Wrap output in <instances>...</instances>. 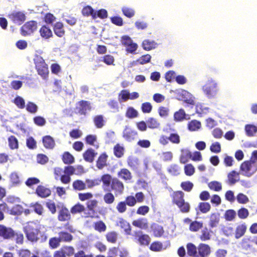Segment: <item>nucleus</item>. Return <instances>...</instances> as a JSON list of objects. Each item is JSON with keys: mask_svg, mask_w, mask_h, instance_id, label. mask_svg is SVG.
I'll list each match as a JSON object with an SVG mask.
<instances>
[{"mask_svg": "<svg viewBox=\"0 0 257 257\" xmlns=\"http://www.w3.org/2000/svg\"><path fill=\"white\" fill-rule=\"evenodd\" d=\"M201 89L207 98H214L219 91L218 83L214 78L209 77L202 86Z\"/></svg>", "mask_w": 257, "mask_h": 257, "instance_id": "1", "label": "nucleus"}, {"mask_svg": "<svg viewBox=\"0 0 257 257\" xmlns=\"http://www.w3.org/2000/svg\"><path fill=\"white\" fill-rule=\"evenodd\" d=\"M41 225L33 222L29 223L24 227V231L28 239L36 241L39 238V233Z\"/></svg>", "mask_w": 257, "mask_h": 257, "instance_id": "2", "label": "nucleus"}, {"mask_svg": "<svg viewBox=\"0 0 257 257\" xmlns=\"http://www.w3.org/2000/svg\"><path fill=\"white\" fill-rule=\"evenodd\" d=\"M257 171V162L253 159L242 163L240 167V174L245 177H250Z\"/></svg>", "mask_w": 257, "mask_h": 257, "instance_id": "3", "label": "nucleus"}, {"mask_svg": "<svg viewBox=\"0 0 257 257\" xmlns=\"http://www.w3.org/2000/svg\"><path fill=\"white\" fill-rule=\"evenodd\" d=\"M37 28V24L35 21H30L26 23L21 28V34L26 36L32 34Z\"/></svg>", "mask_w": 257, "mask_h": 257, "instance_id": "4", "label": "nucleus"}, {"mask_svg": "<svg viewBox=\"0 0 257 257\" xmlns=\"http://www.w3.org/2000/svg\"><path fill=\"white\" fill-rule=\"evenodd\" d=\"M10 19L15 24L21 25L26 20L25 14L23 12H16L9 16Z\"/></svg>", "mask_w": 257, "mask_h": 257, "instance_id": "5", "label": "nucleus"}, {"mask_svg": "<svg viewBox=\"0 0 257 257\" xmlns=\"http://www.w3.org/2000/svg\"><path fill=\"white\" fill-rule=\"evenodd\" d=\"M137 132L128 126H126L123 132V138L128 142L134 140L137 136Z\"/></svg>", "mask_w": 257, "mask_h": 257, "instance_id": "6", "label": "nucleus"}, {"mask_svg": "<svg viewBox=\"0 0 257 257\" xmlns=\"http://www.w3.org/2000/svg\"><path fill=\"white\" fill-rule=\"evenodd\" d=\"M14 235L13 230L6 226L0 225V236L4 239H9Z\"/></svg>", "mask_w": 257, "mask_h": 257, "instance_id": "7", "label": "nucleus"}, {"mask_svg": "<svg viewBox=\"0 0 257 257\" xmlns=\"http://www.w3.org/2000/svg\"><path fill=\"white\" fill-rule=\"evenodd\" d=\"M77 108L79 113L81 114H85L87 112L90 111L91 106L90 103L86 101H80Z\"/></svg>", "mask_w": 257, "mask_h": 257, "instance_id": "8", "label": "nucleus"}, {"mask_svg": "<svg viewBox=\"0 0 257 257\" xmlns=\"http://www.w3.org/2000/svg\"><path fill=\"white\" fill-rule=\"evenodd\" d=\"M111 189L115 191L116 195L121 194L123 190V184L116 179H113L111 183Z\"/></svg>", "mask_w": 257, "mask_h": 257, "instance_id": "9", "label": "nucleus"}, {"mask_svg": "<svg viewBox=\"0 0 257 257\" xmlns=\"http://www.w3.org/2000/svg\"><path fill=\"white\" fill-rule=\"evenodd\" d=\"M190 117L189 115L186 114L183 109H180L175 112L174 114V120L176 121H182L184 119H188Z\"/></svg>", "mask_w": 257, "mask_h": 257, "instance_id": "10", "label": "nucleus"}, {"mask_svg": "<svg viewBox=\"0 0 257 257\" xmlns=\"http://www.w3.org/2000/svg\"><path fill=\"white\" fill-rule=\"evenodd\" d=\"M135 236L138 237V241L141 245H147L150 242V237L146 234H142L141 231L135 232Z\"/></svg>", "mask_w": 257, "mask_h": 257, "instance_id": "11", "label": "nucleus"}, {"mask_svg": "<svg viewBox=\"0 0 257 257\" xmlns=\"http://www.w3.org/2000/svg\"><path fill=\"white\" fill-rule=\"evenodd\" d=\"M133 225L142 229H146L148 227V220L146 218H142L134 220Z\"/></svg>", "mask_w": 257, "mask_h": 257, "instance_id": "12", "label": "nucleus"}, {"mask_svg": "<svg viewBox=\"0 0 257 257\" xmlns=\"http://www.w3.org/2000/svg\"><path fill=\"white\" fill-rule=\"evenodd\" d=\"M112 180L110 175L105 174L101 177V180L99 181L102 182V187L105 190L110 191L109 186L111 182L112 183Z\"/></svg>", "mask_w": 257, "mask_h": 257, "instance_id": "13", "label": "nucleus"}, {"mask_svg": "<svg viewBox=\"0 0 257 257\" xmlns=\"http://www.w3.org/2000/svg\"><path fill=\"white\" fill-rule=\"evenodd\" d=\"M42 141L44 147L46 149H52L55 145L54 139L50 136L44 137Z\"/></svg>", "mask_w": 257, "mask_h": 257, "instance_id": "14", "label": "nucleus"}, {"mask_svg": "<svg viewBox=\"0 0 257 257\" xmlns=\"http://www.w3.org/2000/svg\"><path fill=\"white\" fill-rule=\"evenodd\" d=\"M198 249L199 255L205 256H208L211 252L210 246L204 243H200L198 246Z\"/></svg>", "mask_w": 257, "mask_h": 257, "instance_id": "15", "label": "nucleus"}, {"mask_svg": "<svg viewBox=\"0 0 257 257\" xmlns=\"http://www.w3.org/2000/svg\"><path fill=\"white\" fill-rule=\"evenodd\" d=\"M36 193L38 196L42 198L48 197L51 194V191L49 189L42 186L38 187Z\"/></svg>", "mask_w": 257, "mask_h": 257, "instance_id": "16", "label": "nucleus"}, {"mask_svg": "<svg viewBox=\"0 0 257 257\" xmlns=\"http://www.w3.org/2000/svg\"><path fill=\"white\" fill-rule=\"evenodd\" d=\"M196 111L197 113L205 114L210 112V108L204 103H197L196 105Z\"/></svg>", "mask_w": 257, "mask_h": 257, "instance_id": "17", "label": "nucleus"}, {"mask_svg": "<svg viewBox=\"0 0 257 257\" xmlns=\"http://www.w3.org/2000/svg\"><path fill=\"white\" fill-rule=\"evenodd\" d=\"M82 14L84 16L88 17L91 16L93 19L96 18V12L94 11L92 8L89 6L83 8Z\"/></svg>", "mask_w": 257, "mask_h": 257, "instance_id": "18", "label": "nucleus"}, {"mask_svg": "<svg viewBox=\"0 0 257 257\" xmlns=\"http://www.w3.org/2000/svg\"><path fill=\"white\" fill-rule=\"evenodd\" d=\"M227 178L230 184H234L239 180V173L235 171H232L228 174Z\"/></svg>", "mask_w": 257, "mask_h": 257, "instance_id": "19", "label": "nucleus"}, {"mask_svg": "<svg viewBox=\"0 0 257 257\" xmlns=\"http://www.w3.org/2000/svg\"><path fill=\"white\" fill-rule=\"evenodd\" d=\"M182 95L185 102L190 104H194L195 98L190 93L186 90H183Z\"/></svg>", "mask_w": 257, "mask_h": 257, "instance_id": "20", "label": "nucleus"}, {"mask_svg": "<svg viewBox=\"0 0 257 257\" xmlns=\"http://www.w3.org/2000/svg\"><path fill=\"white\" fill-rule=\"evenodd\" d=\"M41 36L46 39H49L53 36V33L51 29L45 26H43L40 30Z\"/></svg>", "mask_w": 257, "mask_h": 257, "instance_id": "21", "label": "nucleus"}, {"mask_svg": "<svg viewBox=\"0 0 257 257\" xmlns=\"http://www.w3.org/2000/svg\"><path fill=\"white\" fill-rule=\"evenodd\" d=\"M246 230V226L245 224L238 225L235 229V237L238 239L242 236Z\"/></svg>", "mask_w": 257, "mask_h": 257, "instance_id": "22", "label": "nucleus"}, {"mask_svg": "<svg viewBox=\"0 0 257 257\" xmlns=\"http://www.w3.org/2000/svg\"><path fill=\"white\" fill-rule=\"evenodd\" d=\"M151 59V56L149 54H147L142 56L139 59H138L136 62L133 61L130 63V67H133L136 62H138L139 64L143 65L150 62Z\"/></svg>", "mask_w": 257, "mask_h": 257, "instance_id": "23", "label": "nucleus"}, {"mask_svg": "<svg viewBox=\"0 0 257 257\" xmlns=\"http://www.w3.org/2000/svg\"><path fill=\"white\" fill-rule=\"evenodd\" d=\"M96 154L92 149H90L84 153L83 158L85 161L88 162H92Z\"/></svg>", "mask_w": 257, "mask_h": 257, "instance_id": "24", "label": "nucleus"}, {"mask_svg": "<svg viewBox=\"0 0 257 257\" xmlns=\"http://www.w3.org/2000/svg\"><path fill=\"white\" fill-rule=\"evenodd\" d=\"M39 66L40 67H36L38 74L44 79L46 78L49 73L47 65L45 63V65H40Z\"/></svg>", "mask_w": 257, "mask_h": 257, "instance_id": "25", "label": "nucleus"}, {"mask_svg": "<svg viewBox=\"0 0 257 257\" xmlns=\"http://www.w3.org/2000/svg\"><path fill=\"white\" fill-rule=\"evenodd\" d=\"M54 31L57 36L59 37H62L65 33L63 24L60 22H57L54 26Z\"/></svg>", "mask_w": 257, "mask_h": 257, "instance_id": "26", "label": "nucleus"}, {"mask_svg": "<svg viewBox=\"0 0 257 257\" xmlns=\"http://www.w3.org/2000/svg\"><path fill=\"white\" fill-rule=\"evenodd\" d=\"M130 91L127 89L122 90L118 96V100L120 103L125 102L129 99Z\"/></svg>", "mask_w": 257, "mask_h": 257, "instance_id": "27", "label": "nucleus"}, {"mask_svg": "<svg viewBox=\"0 0 257 257\" xmlns=\"http://www.w3.org/2000/svg\"><path fill=\"white\" fill-rule=\"evenodd\" d=\"M70 218V214L68 210L66 208H62L59 212L58 216V219L60 221H66L69 219Z\"/></svg>", "mask_w": 257, "mask_h": 257, "instance_id": "28", "label": "nucleus"}, {"mask_svg": "<svg viewBox=\"0 0 257 257\" xmlns=\"http://www.w3.org/2000/svg\"><path fill=\"white\" fill-rule=\"evenodd\" d=\"M107 156L103 154L101 155L96 163V166L99 169H102L106 165V160Z\"/></svg>", "mask_w": 257, "mask_h": 257, "instance_id": "29", "label": "nucleus"}, {"mask_svg": "<svg viewBox=\"0 0 257 257\" xmlns=\"http://www.w3.org/2000/svg\"><path fill=\"white\" fill-rule=\"evenodd\" d=\"M184 193L182 191H178L174 193L173 197V201L177 205L181 204V202L184 201Z\"/></svg>", "mask_w": 257, "mask_h": 257, "instance_id": "30", "label": "nucleus"}, {"mask_svg": "<svg viewBox=\"0 0 257 257\" xmlns=\"http://www.w3.org/2000/svg\"><path fill=\"white\" fill-rule=\"evenodd\" d=\"M143 47L146 50H150L156 47L157 44L153 41L145 40L143 41Z\"/></svg>", "mask_w": 257, "mask_h": 257, "instance_id": "31", "label": "nucleus"}, {"mask_svg": "<svg viewBox=\"0 0 257 257\" xmlns=\"http://www.w3.org/2000/svg\"><path fill=\"white\" fill-rule=\"evenodd\" d=\"M245 130L247 136L252 137L257 132V127L252 124H247L245 126Z\"/></svg>", "mask_w": 257, "mask_h": 257, "instance_id": "32", "label": "nucleus"}, {"mask_svg": "<svg viewBox=\"0 0 257 257\" xmlns=\"http://www.w3.org/2000/svg\"><path fill=\"white\" fill-rule=\"evenodd\" d=\"M203 227V223L197 221L191 222L189 229L191 231L196 232Z\"/></svg>", "mask_w": 257, "mask_h": 257, "instance_id": "33", "label": "nucleus"}, {"mask_svg": "<svg viewBox=\"0 0 257 257\" xmlns=\"http://www.w3.org/2000/svg\"><path fill=\"white\" fill-rule=\"evenodd\" d=\"M219 217L218 214L213 213L210 215L209 225L211 227L213 228L217 226L219 222Z\"/></svg>", "mask_w": 257, "mask_h": 257, "instance_id": "34", "label": "nucleus"}, {"mask_svg": "<svg viewBox=\"0 0 257 257\" xmlns=\"http://www.w3.org/2000/svg\"><path fill=\"white\" fill-rule=\"evenodd\" d=\"M118 225L124 229V231L127 234H130L131 233V227L129 223L124 219H121L119 220Z\"/></svg>", "mask_w": 257, "mask_h": 257, "instance_id": "35", "label": "nucleus"}, {"mask_svg": "<svg viewBox=\"0 0 257 257\" xmlns=\"http://www.w3.org/2000/svg\"><path fill=\"white\" fill-rule=\"evenodd\" d=\"M138 115V112L133 107H129L127 108L125 116L129 118H134L137 117Z\"/></svg>", "mask_w": 257, "mask_h": 257, "instance_id": "36", "label": "nucleus"}, {"mask_svg": "<svg viewBox=\"0 0 257 257\" xmlns=\"http://www.w3.org/2000/svg\"><path fill=\"white\" fill-rule=\"evenodd\" d=\"M13 102L20 109H23L25 107V100L20 96H17L14 99Z\"/></svg>", "mask_w": 257, "mask_h": 257, "instance_id": "37", "label": "nucleus"}, {"mask_svg": "<svg viewBox=\"0 0 257 257\" xmlns=\"http://www.w3.org/2000/svg\"><path fill=\"white\" fill-rule=\"evenodd\" d=\"M191 153L189 150L187 149L182 150V154L180 157V162L182 163H185L188 159L191 158Z\"/></svg>", "mask_w": 257, "mask_h": 257, "instance_id": "38", "label": "nucleus"}, {"mask_svg": "<svg viewBox=\"0 0 257 257\" xmlns=\"http://www.w3.org/2000/svg\"><path fill=\"white\" fill-rule=\"evenodd\" d=\"M118 176L124 180H130L132 178L131 172L126 169H122L118 173Z\"/></svg>", "mask_w": 257, "mask_h": 257, "instance_id": "39", "label": "nucleus"}, {"mask_svg": "<svg viewBox=\"0 0 257 257\" xmlns=\"http://www.w3.org/2000/svg\"><path fill=\"white\" fill-rule=\"evenodd\" d=\"M147 123L148 125V127L151 128H158L160 125V122L154 118H149L147 120Z\"/></svg>", "mask_w": 257, "mask_h": 257, "instance_id": "40", "label": "nucleus"}, {"mask_svg": "<svg viewBox=\"0 0 257 257\" xmlns=\"http://www.w3.org/2000/svg\"><path fill=\"white\" fill-rule=\"evenodd\" d=\"M73 187L76 190H83L86 189V184L82 181L76 180L73 183Z\"/></svg>", "mask_w": 257, "mask_h": 257, "instance_id": "41", "label": "nucleus"}, {"mask_svg": "<svg viewBox=\"0 0 257 257\" xmlns=\"http://www.w3.org/2000/svg\"><path fill=\"white\" fill-rule=\"evenodd\" d=\"M201 125V123L199 121L194 120L188 124V128L191 131H196L200 128Z\"/></svg>", "mask_w": 257, "mask_h": 257, "instance_id": "42", "label": "nucleus"}, {"mask_svg": "<svg viewBox=\"0 0 257 257\" xmlns=\"http://www.w3.org/2000/svg\"><path fill=\"white\" fill-rule=\"evenodd\" d=\"M25 106L26 110L31 113H36L38 111V106L32 102H28Z\"/></svg>", "mask_w": 257, "mask_h": 257, "instance_id": "43", "label": "nucleus"}, {"mask_svg": "<svg viewBox=\"0 0 257 257\" xmlns=\"http://www.w3.org/2000/svg\"><path fill=\"white\" fill-rule=\"evenodd\" d=\"M106 237L108 242L115 243L117 239V234L114 231L109 232L106 234Z\"/></svg>", "mask_w": 257, "mask_h": 257, "instance_id": "44", "label": "nucleus"}, {"mask_svg": "<svg viewBox=\"0 0 257 257\" xmlns=\"http://www.w3.org/2000/svg\"><path fill=\"white\" fill-rule=\"evenodd\" d=\"M60 241H70L72 239V235L66 232H61L59 234Z\"/></svg>", "mask_w": 257, "mask_h": 257, "instance_id": "45", "label": "nucleus"}, {"mask_svg": "<svg viewBox=\"0 0 257 257\" xmlns=\"http://www.w3.org/2000/svg\"><path fill=\"white\" fill-rule=\"evenodd\" d=\"M121 10L123 15L128 18L133 17L135 14V12L134 9L126 7H122Z\"/></svg>", "mask_w": 257, "mask_h": 257, "instance_id": "46", "label": "nucleus"}, {"mask_svg": "<svg viewBox=\"0 0 257 257\" xmlns=\"http://www.w3.org/2000/svg\"><path fill=\"white\" fill-rule=\"evenodd\" d=\"M187 253L190 256L195 255L197 253L196 246L192 243H188L187 245Z\"/></svg>", "mask_w": 257, "mask_h": 257, "instance_id": "47", "label": "nucleus"}, {"mask_svg": "<svg viewBox=\"0 0 257 257\" xmlns=\"http://www.w3.org/2000/svg\"><path fill=\"white\" fill-rule=\"evenodd\" d=\"M211 234L207 228H205L201 231V234L200 236V239L205 241L210 239Z\"/></svg>", "mask_w": 257, "mask_h": 257, "instance_id": "48", "label": "nucleus"}, {"mask_svg": "<svg viewBox=\"0 0 257 257\" xmlns=\"http://www.w3.org/2000/svg\"><path fill=\"white\" fill-rule=\"evenodd\" d=\"M63 160L65 164H72L74 159L72 155L68 152H66L63 156Z\"/></svg>", "mask_w": 257, "mask_h": 257, "instance_id": "49", "label": "nucleus"}, {"mask_svg": "<svg viewBox=\"0 0 257 257\" xmlns=\"http://www.w3.org/2000/svg\"><path fill=\"white\" fill-rule=\"evenodd\" d=\"M84 209L85 207L84 206L79 203H78L72 207L70 211L72 214H76L82 212L84 210Z\"/></svg>", "mask_w": 257, "mask_h": 257, "instance_id": "50", "label": "nucleus"}, {"mask_svg": "<svg viewBox=\"0 0 257 257\" xmlns=\"http://www.w3.org/2000/svg\"><path fill=\"white\" fill-rule=\"evenodd\" d=\"M168 171L171 175L176 176L180 174V169L177 165H172L168 168Z\"/></svg>", "mask_w": 257, "mask_h": 257, "instance_id": "51", "label": "nucleus"}, {"mask_svg": "<svg viewBox=\"0 0 257 257\" xmlns=\"http://www.w3.org/2000/svg\"><path fill=\"white\" fill-rule=\"evenodd\" d=\"M209 187L216 191H219L221 190L222 188L221 184L220 183L217 181H212L208 184Z\"/></svg>", "mask_w": 257, "mask_h": 257, "instance_id": "52", "label": "nucleus"}, {"mask_svg": "<svg viewBox=\"0 0 257 257\" xmlns=\"http://www.w3.org/2000/svg\"><path fill=\"white\" fill-rule=\"evenodd\" d=\"M96 139L97 137L95 135H88L86 138V142L87 144L96 147L97 148L98 146L95 144V143L96 142Z\"/></svg>", "mask_w": 257, "mask_h": 257, "instance_id": "53", "label": "nucleus"}, {"mask_svg": "<svg viewBox=\"0 0 257 257\" xmlns=\"http://www.w3.org/2000/svg\"><path fill=\"white\" fill-rule=\"evenodd\" d=\"M169 108L164 106L160 107L158 109L159 115L162 117H167L169 114Z\"/></svg>", "mask_w": 257, "mask_h": 257, "instance_id": "54", "label": "nucleus"}, {"mask_svg": "<svg viewBox=\"0 0 257 257\" xmlns=\"http://www.w3.org/2000/svg\"><path fill=\"white\" fill-rule=\"evenodd\" d=\"M23 211V207L20 205L14 206L11 210V214L13 215H20Z\"/></svg>", "mask_w": 257, "mask_h": 257, "instance_id": "55", "label": "nucleus"}, {"mask_svg": "<svg viewBox=\"0 0 257 257\" xmlns=\"http://www.w3.org/2000/svg\"><path fill=\"white\" fill-rule=\"evenodd\" d=\"M199 209L203 213H206L210 209V205L207 202H202L199 204Z\"/></svg>", "mask_w": 257, "mask_h": 257, "instance_id": "56", "label": "nucleus"}, {"mask_svg": "<svg viewBox=\"0 0 257 257\" xmlns=\"http://www.w3.org/2000/svg\"><path fill=\"white\" fill-rule=\"evenodd\" d=\"M177 206L182 212L186 213L189 211L190 205L188 202H185V201L181 202V204L178 205Z\"/></svg>", "mask_w": 257, "mask_h": 257, "instance_id": "57", "label": "nucleus"}, {"mask_svg": "<svg viewBox=\"0 0 257 257\" xmlns=\"http://www.w3.org/2000/svg\"><path fill=\"white\" fill-rule=\"evenodd\" d=\"M94 228L99 232H102L105 231L106 227L102 221H100L95 223Z\"/></svg>", "mask_w": 257, "mask_h": 257, "instance_id": "58", "label": "nucleus"}, {"mask_svg": "<svg viewBox=\"0 0 257 257\" xmlns=\"http://www.w3.org/2000/svg\"><path fill=\"white\" fill-rule=\"evenodd\" d=\"M9 143L12 149H17L18 147V140L14 136H11L9 138Z\"/></svg>", "mask_w": 257, "mask_h": 257, "instance_id": "59", "label": "nucleus"}, {"mask_svg": "<svg viewBox=\"0 0 257 257\" xmlns=\"http://www.w3.org/2000/svg\"><path fill=\"white\" fill-rule=\"evenodd\" d=\"M236 216V212L233 210H228L225 213V218L227 221H232Z\"/></svg>", "mask_w": 257, "mask_h": 257, "instance_id": "60", "label": "nucleus"}, {"mask_svg": "<svg viewBox=\"0 0 257 257\" xmlns=\"http://www.w3.org/2000/svg\"><path fill=\"white\" fill-rule=\"evenodd\" d=\"M154 233L156 236H160L163 233V229L161 226L154 225L153 226Z\"/></svg>", "mask_w": 257, "mask_h": 257, "instance_id": "61", "label": "nucleus"}, {"mask_svg": "<svg viewBox=\"0 0 257 257\" xmlns=\"http://www.w3.org/2000/svg\"><path fill=\"white\" fill-rule=\"evenodd\" d=\"M94 122L95 125L98 128H101L104 125L103 117L101 115H98L95 117Z\"/></svg>", "mask_w": 257, "mask_h": 257, "instance_id": "62", "label": "nucleus"}, {"mask_svg": "<svg viewBox=\"0 0 257 257\" xmlns=\"http://www.w3.org/2000/svg\"><path fill=\"white\" fill-rule=\"evenodd\" d=\"M103 199L106 203L111 204L114 202V196L112 193L108 192L104 195Z\"/></svg>", "mask_w": 257, "mask_h": 257, "instance_id": "63", "label": "nucleus"}, {"mask_svg": "<svg viewBox=\"0 0 257 257\" xmlns=\"http://www.w3.org/2000/svg\"><path fill=\"white\" fill-rule=\"evenodd\" d=\"M19 257H31V253L27 249H21L18 250Z\"/></svg>", "mask_w": 257, "mask_h": 257, "instance_id": "64", "label": "nucleus"}]
</instances>
